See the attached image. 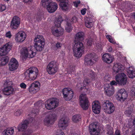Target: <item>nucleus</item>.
<instances>
[{
  "label": "nucleus",
  "instance_id": "42",
  "mask_svg": "<svg viewBox=\"0 0 135 135\" xmlns=\"http://www.w3.org/2000/svg\"><path fill=\"white\" fill-rule=\"evenodd\" d=\"M86 44L88 46H91L92 44L93 39L91 38H88L86 40Z\"/></svg>",
  "mask_w": 135,
  "mask_h": 135
},
{
  "label": "nucleus",
  "instance_id": "60",
  "mask_svg": "<svg viewBox=\"0 0 135 135\" xmlns=\"http://www.w3.org/2000/svg\"><path fill=\"white\" fill-rule=\"evenodd\" d=\"M107 50L108 52H111L112 50V49L110 46H109L107 49Z\"/></svg>",
  "mask_w": 135,
  "mask_h": 135
},
{
  "label": "nucleus",
  "instance_id": "56",
  "mask_svg": "<svg viewBox=\"0 0 135 135\" xmlns=\"http://www.w3.org/2000/svg\"><path fill=\"white\" fill-rule=\"evenodd\" d=\"M20 86L23 89H25L26 87V85L24 83H22L20 84Z\"/></svg>",
  "mask_w": 135,
  "mask_h": 135
},
{
  "label": "nucleus",
  "instance_id": "49",
  "mask_svg": "<svg viewBox=\"0 0 135 135\" xmlns=\"http://www.w3.org/2000/svg\"><path fill=\"white\" fill-rule=\"evenodd\" d=\"M6 9V7L4 5H0V11H3L5 10Z\"/></svg>",
  "mask_w": 135,
  "mask_h": 135
},
{
  "label": "nucleus",
  "instance_id": "20",
  "mask_svg": "<svg viewBox=\"0 0 135 135\" xmlns=\"http://www.w3.org/2000/svg\"><path fill=\"white\" fill-rule=\"evenodd\" d=\"M97 125L94 123H91L89 126V131L91 135H99V131L97 130Z\"/></svg>",
  "mask_w": 135,
  "mask_h": 135
},
{
  "label": "nucleus",
  "instance_id": "37",
  "mask_svg": "<svg viewBox=\"0 0 135 135\" xmlns=\"http://www.w3.org/2000/svg\"><path fill=\"white\" fill-rule=\"evenodd\" d=\"M40 82L37 81H34V88H37V89L34 88V92H37L40 89Z\"/></svg>",
  "mask_w": 135,
  "mask_h": 135
},
{
  "label": "nucleus",
  "instance_id": "38",
  "mask_svg": "<svg viewBox=\"0 0 135 135\" xmlns=\"http://www.w3.org/2000/svg\"><path fill=\"white\" fill-rule=\"evenodd\" d=\"M86 17V18L85 19H86L87 20L89 19L92 20V18L93 17V15L91 12L90 11H88Z\"/></svg>",
  "mask_w": 135,
  "mask_h": 135
},
{
  "label": "nucleus",
  "instance_id": "61",
  "mask_svg": "<svg viewBox=\"0 0 135 135\" xmlns=\"http://www.w3.org/2000/svg\"><path fill=\"white\" fill-rule=\"evenodd\" d=\"M131 133H132L131 135H135V128L131 131Z\"/></svg>",
  "mask_w": 135,
  "mask_h": 135
},
{
  "label": "nucleus",
  "instance_id": "2",
  "mask_svg": "<svg viewBox=\"0 0 135 135\" xmlns=\"http://www.w3.org/2000/svg\"><path fill=\"white\" fill-rule=\"evenodd\" d=\"M115 79L116 81L113 80L109 84L110 88L114 89L112 85H116L117 84L119 85H124L126 84L127 81L126 75L123 73H120L117 75L115 77Z\"/></svg>",
  "mask_w": 135,
  "mask_h": 135
},
{
  "label": "nucleus",
  "instance_id": "48",
  "mask_svg": "<svg viewBox=\"0 0 135 135\" xmlns=\"http://www.w3.org/2000/svg\"><path fill=\"white\" fill-rule=\"evenodd\" d=\"M80 0L76 1L73 2V4L74 6L75 7H78V5L80 4Z\"/></svg>",
  "mask_w": 135,
  "mask_h": 135
},
{
  "label": "nucleus",
  "instance_id": "54",
  "mask_svg": "<svg viewBox=\"0 0 135 135\" xmlns=\"http://www.w3.org/2000/svg\"><path fill=\"white\" fill-rule=\"evenodd\" d=\"M39 110L37 108L36 109H34V115H37L39 114Z\"/></svg>",
  "mask_w": 135,
  "mask_h": 135
},
{
  "label": "nucleus",
  "instance_id": "15",
  "mask_svg": "<svg viewBox=\"0 0 135 135\" xmlns=\"http://www.w3.org/2000/svg\"><path fill=\"white\" fill-rule=\"evenodd\" d=\"M94 54H90L86 55L85 56V62L86 64L92 65L96 62L94 58Z\"/></svg>",
  "mask_w": 135,
  "mask_h": 135
},
{
  "label": "nucleus",
  "instance_id": "19",
  "mask_svg": "<svg viewBox=\"0 0 135 135\" xmlns=\"http://www.w3.org/2000/svg\"><path fill=\"white\" fill-rule=\"evenodd\" d=\"M26 37V34L23 31H20L17 33L15 35V40L17 42H22Z\"/></svg>",
  "mask_w": 135,
  "mask_h": 135
},
{
  "label": "nucleus",
  "instance_id": "1",
  "mask_svg": "<svg viewBox=\"0 0 135 135\" xmlns=\"http://www.w3.org/2000/svg\"><path fill=\"white\" fill-rule=\"evenodd\" d=\"M62 21V17L60 16L56 18L54 21V23L55 26L52 27L51 29V33L54 36L59 37L62 35L63 34L64 29L60 27Z\"/></svg>",
  "mask_w": 135,
  "mask_h": 135
},
{
  "label": "nucleus",
  "instance_id": "46",
  "mask_svg": "<svg viewBox=\"0 0 135 135\" xmlns=\"http://www.w3.org/2000/svg\"><path fill=\"white\" fill-rule=\"evenodd\" d=\"M130 98L132 100L135 98V91H132L130 94Z\"/></svg>",
  "mask_w": 135,
  "mask_h": 135
},
{
  "label": "nucleus",
  "instance_id": "3",
  "mask_svg": "<svg viewBox=\"0 0 135 135\" xmlns=\"http://www.w3.org/2000/svg\"><path fill=\"white\" fill-rule=\"evenodd\" d=\"M45 39L41 35H37L34 38V48L37 51H40L43 49L45 45Z\"/></svg>",
  "mask_w": 135,
  "mask_h": 135
},
{
  "label": "nucleus",
  "instance_id": "13",
  "mask_svg": "<svg viewBox=\"0 0 135 135\" xmlns=\"http://www.w3.org/2000/svg\"><path fill=\"white\" fill-rule=\"evenodd\" d=\"M56 115L50 114L46 116L44 120V124L46 125L53 124L56 120Z\"/></svg>",
  "mask_w": 135,
  "mask_h": 135
},
{
  "label": "nucleus",
  "instance_id": "9",
  "mask_svg": "<svg viewBox=\"0 0 135 135\" xmlns=\"http://www.w3.org/2000/svg\"><path fill=\"white\" fill-rule=\"evenodd\" d=\"M58 67L56 62L52 61L49 63L47 67V70L50 74H54L57 72Z\"/></svg>",
  "mask_w": 135,
  "mask_h": 135
},
{
  "label": "nucleus",
  "instance_id": "52",
  "mask_svg": "<svg viewBox=\"0 0 135 135\" xmlns=\"http://www.w3.org/2000/svg\"><path fill=\"white\" fill-rule=\"evenodd\" d=\"M6 36L7 37L10 38L12 36V35L10 31L7 32L6 33Z\"/></svg>",
  "mask_w": 135,
  "mask_h": 135
},
{
  "label": "nucleus",
  "instance_id": "17",
  "mask_svg": "<svg viewBox=\"0 0 135 135\" xmlns=\"http://www.w3.org/2000/svg\"><path fill=\"white\" fill-rule=\"evenodd\" d=\"M20 23V18L18 16H14L11 21L10 27L12 29H16L19 26Z\"/></svg>",
  "mask_w": 135,
  "mask_h": 135
},
{
  "label": "nucleus",
  "instance_id": "34",
  "mask_svg": "<svg viewBox=\"0 0 135 135\" xmlns=\"http://www.w3.org/2000/svg\"><path fill=\"white\" fill-rule=\"evenodd\" d=\"M92 20L85 19V26L88 28H91L93 25Z\"/></svg>",
  "mask_w": 135,
  "mask_h": 135
},
{
  "label": "nucleus",
  "instance_id": "63",
  "mask_svg": "<svg viewBox=\"0 0 135 135\" xmlns=\"http://www.w3.org/2000/svg\"><path fill=\"white\" fill-rule=\"evenodd\" d=\"M25 2H27L29 1L30 2L32 0H23Z\"/></svg>",
  "mask_w": 135,
  "mask_h": 135
},
{
  "label": "nucleus",
  "instance_id": "58",
  "mask_svg": "<svg viewBox=\"0 0 135 135\" xmlns=\"http://www.w3.org/2000/svg\"><path fill=\"white\" fill-rule=\"evenodd\" d=\"M115 135H120V131L118 129L116 130L115 132Z\"/></svg>",
  "mask_w": 135,
  "mask_h": 135
},
{
  "label": "nucleus",
  "instance_id": "47",
  "mask_svg": "<svg viewBox=\"0 0 135 135\" xmlns=\"http://www.w3.org/2000/svg\"><path fill=\"white\" fill-rule=\"evenodd\" d=\"M34 80L36 78L38 75V70L37 69L36 67H34Z\"/></svg>",
  "mask_w": 135,
  "mask_h": 135
},
{
  "label": "nucleus",
  "instance_id": "4",
  "mask_svg": "<svg viewBox=\"0 0 135 135\" xmlns=\"http://www.w3.org/2000/svg\"><path fill=\"white\" fill-rule=\"evenodd\" d=\"M84 47L83 44L78 41L75 43L73 48V51L74 56L77 57H81L83 53Z\"/></svg>",
  "mask_w": 135,
  "mask_h": 135
},
{
  "label": "nucleus",
  "instance_id": "62",
  "mask_svg": "<svg viewBox=\"0 0 135 135\" xmlns=\"http://www.w3.org/2000/svg\"><path fill=\"white\" fill-rule=\"evenodd\" d=\"M133 125L134 126H135V118L133 119L132 121Z\"/></svg>",
  "mask_w": 135,
  "mask_h": 135
},
{
  "label": "nucleus",
  "instance_id": "51",
  "mask_svg": "<svg viewBox=\"0 0 135 135\" xmlns=\"http://www.w3.org/2000/svg\"><path fill=\"white\" fill-rule=\"evenodd\" d=\"M49 0H42L41 1V2H42V4L43 5H46V6L47 4H48L49 3V2H48Z\"/></svg>",
  "mask_w": 135,
  "mask_h": 135
},
{
  "label": "nucleus",
  "instance_id": "10",
  "mask_svg": "<svg viewBox=\"0 0 135 135\" xmlns=\"http://www.w3.org/2000/svg\"><path fill=\"white\" fill-rule=\"evenodd\" d=\"M80 103L81 107L84 110L87 109L89 107V101L86 94H81L79 97Z\"/></svg>",
  "mask_w": 135,
  "mask_h": 135
},
{
  "label": "nucleus",
  "instance_id": "39",
  "mask_svg": "<svg viewBox=\"0 0 135 135\" xmlns=\"http://www.w3.org/2000/svg\"><path fill=\"white\" fill-rule=\"evenodd\" d=\"M132 110L131 108L127 109L125 112V114L126 115L129 117L131 115L132 112Z\"/></svg>",
  "mask_w": 135,
  "mask_h": 135
},
{
  "label": "nucleus",
  "instance_id": "27",
  "mask_svg": "<svg viewBox=\"0 0 135 135\" xmlns=\"http://www.w3.org/2000/svg\"><path fill=\"white\" fill-rule=\"evenodd\" d=\"M106 87L105 88L106 93L108 96H112L114 93V90L113 88H110L109 84H105Z\"/></svg>",
  "mask_w": 135,
  "mask_h": 135
},
{
  "label": "nucleus",
  "instance_id": "23",
  "mask_svg": "<svg viewBox=\"0 0 135 135\" xmlns=\"http://www.w3.org/2000/svg\"><path fill=\"white\" fill-rule=\"evenodd\" d=\"M124 69V66L120 63H117L114 64L113 68V73L116 74L119 72H121Z\"/></svg>",
  "mask_w": 135,
  "mask_h": 135
},
{
  "label": "nucleus",
  "instance_id": "59",
  "mask_svg": "<svg viewBox=\"0 0 135 135\" xmlns=\"http://www.w3.org/2000/svg\"><path fill=\"white\" fill-rule=\"evenodd\" d=\"M42 17V15H39V16H37V17H36L37 20L39 21H41V19Z\"/></svg>",
  "mask_w": 135,
  "mask_h": 135
},
{
  "label": "nucleus",
  "instance_id": "18",
  "mask_svg": "<svg viewBox=\"0 0 135 135\" xmlns=\"http://www.w3.org/2000/svg\"><path fill=\"white\" fill-rule=\"evenodd\" d=\"M9 69L10 71H13L16 69L18 66V63L14 58H12L9 63Z\"/></svg>",
  "mask_w": 135,
  "mask_h": 135
},
{
  "label": "nucleus",
  "instance_id": "16",
  "mask_svg": "<svg viewBox=\"0 0 135 135\" xmlns=\"http://www.w3.org/2000/svg\"><path fill=\"white\" fill-rule=\"evenodd\" d=\"M11 43L10 42L6 44L0 48V55L2 56L6 55L11 49Z\"/></svg>",
  "mask_w": 135,
  "mask_h": 135
},
{
  "label": "nucleus",
  "instance_id": "44",
  "mask_svg": "<svg viewBox=\"0 0 135 135\" xmlns=\"http://www.w3.org/2000/svg\"><path fill=\"white\" fill-rule=\"evenodd\" d=\"M12 83L11 81H10L9 80H7L4 83V85L7 86H11Z\"/></svg>",
  "mask_w": 135,
  "mask_h": 135
},
{
  "label": "nucleus",
  "instance_id": "24",
  "mask_svg": "<svg viewBox=\"0 0 135 135\" xmlns=\"http://www.w3.org/2000/svg\"><path fill=\"white\" fill-rule=\"evenodd\" d=\"M92 109L93 112L96 114L99 113L100 112L101 106L98 102H94L92 104Z\"/></svg>",
  "mask_w": 135,
  "mask_h": 135
},
{
  "label": "nucleus",
  "instance_id": "53",
  "mask_svg": "<svg viewBox=\"0 0 135 135\" xmlns=\"http://www.w3.org/2000/svg\"><path fill=\"white\" fill-rule=\"evenodd\" d=\"M96 46L98 49L101 50L102 49V45L98 43L96 45Z\"/></svg>",
  "mask_w": 135,
  "mask_h": 135
},
{
  "label": "nucleus",
  "instance_id": "43",
  "mask_svg": "<svg viewBox=\"0 0 135 135\" xmlns=\"http://www.w3.org/2000/svg\"><path fill=\"white\" fill-rule=\"evenodd\" d=\"M22 114V110L21 109H18L16 110L14 113V114L16 116L20 115Z\"/></svg>",
  "mask_w": 135,
  "mask_h": 135
},
{
  "label": "nucleus",
  "instance_id": "40",
  "mask_svg": "<svg viewBox=\"0 0 135 135\" xmlns=\"http://www.w3.org/2000/svg\"><path fill=\"white\" fill-rule=\"evenodd\" d=\"M106 38L110 43L113 44H114L115 43V40L112 38L111 36L110 35H107L106 36Z\"/></svg>",
  "mask_w": 135,
  "mask_h": 135
},
{
  "label": "nucleus",
  "instance_id": "26",
  "mask_svg": "<svg viewBox=\"0 0 135 135\" xmlns=\"http://www.w3.org/2000/svg\"><path fill=\"white\" fill-rule=\"evenodd\" d=\"M67 120L65 118H62L59 121L58 126L60 128H62L63 129H65L68 126Z\"/></svg>",
  "mask_w": 135,
  "mask_h": 135
},
{
  "label": "nucleus",
  "instance_id": "32",
  "mask_svg": "<svg viewBox=\"0 0 135 135\" xmlns=\"http://www.w3.org/2000/svg\"><path fill=\"white\" fill-rule=\"evenodd\" d=\"M9 58L7 56L3 57L0 59V66H3L6 64L8 61Z\"/></svg>",
  "mask_w": 135,
  "mask_h": 135
},
{
  "label": "nucleus",
  "instance_id": "6",
  "mask_svg": "<svg viewBox=\"0 0 135 135\" xmlns=\"http://www.w3.org/2000/svg\"><path fill=\"white\" fill-rule=\"evenodd\" d=\"M33 47L31 46L28 48L24 47L22 48L21 52V57L23 60L27 57L32 58L33 57Z\"/></svg>",
  "mask_w": 135,
  "mask_h": 135
},
{
  "label": "nucleus",
  "instance_id": "64",
  "mask_svg": "<svg viewBox=\"0 0 135 135\" xmlns=\"http://www.w3.org/2000/svg\"><path fill=\"white\" fill-rule=\"evenodd\" d=\"M74 70H75V68H72V70L71 71V73H72V72H73L74 71Z\"/></svg>",
  "mask_w": 135,
  "mask_h": 135
},
{
  "label": "nucleus",
  "instance_id": "33",
  "mask_svg": "<svg viewBox=\"0 0 135 135\" xmlns=\"http://www.w3.org/2000/svg\"><path fill=\"white\" fill-rule=\"evenodd\" d=\"M33 70L32 69L30 68L27 70L25 73V75L26 76H28L29 78H32V75H33Z\"/></svg>",
  "mask_w": 135,
  "mask_h": 135
},
{
  "label": "nucleus",
  "instance_id": "12",
  "mask_svg": "<svg viewBox=\"0 0 135 135\" xmlns=\"http://www.w3.org/2000/svg\"><path fill=\"white\" fill-rule=\"evenodd\" d=\"M64 98L66 100H69L74 96V93L72 89L68 88H64L62 90Z\"/></svg>",
  "mask_w": 135,
  "mask_h": 135
},
{
  "label": "nucleus",
  "instance_id": "21",
  "mask_svg": "<svg viewBox=\"0 0 135 135\" xmlns=\"http://www.w3.org/2000/svg\"><path fill=\"white\" fill-rule=\"evenodd\" d=\"M57 5L55 2H51L47 6V8L49 12L53 13L55 12L57 8Z\"/></svg>",
  "mask_w": 135,
  "mask_h": 135
},
{
  "label": "nucleus",
  "instance_id": "31",
  "mask_svg": "<svg viewBox=\"0 0 135 135\" xmlns=\"http://www.w3.org/2000/svg\"><path fill=\"white\" fill-rule=\"evenodd\" d=\"M14 132L13 128H9L3 131L2 132V135H13Z\"/></svg>",
  "mask_w": 135,
  "mask_h": 135
},
{
  "label": "nucleus",
  "instance_id": "25",
  "mask_svg": "<svg viewBox=\"0 0 135 135\" xmlns=\"http://www.w3.org/2000/svg\"><path fill=\"white\" fill-rule=\"evenodd\" d=\"M60 2V6L61 9L63 10L67 11L68 10L69 4L68 0H57Z\"/></svg>",
  "mask_w": 135,
  "mask_h": 135
},
{
  "label": "nucleus",
  "instance_id": "57",
  "mask_svg": "<svg viewBox=\"0 0 135 135\" xmlns=\"http://www.w3.org/2000/svg\"><path fill=\"white\" fill-rule=\"evenodd\" d=\"M86 9L84 8L81 10V13L82 15H84L86 12Z\"/></svg>",
  "mask_w": 135,
  "mask_h": 135
},
{
  "label": "nucleus",
  "instance_id": "55",
  "mask_svg": "<svg viewBox=\"0 0 135 135\" xmlns=\"http://www.w3.org/2000/svg\"><path fill=\"white\" fill-rule=\"evenodd\" d=\"M62 45V44L59 42H57L56 44V47L57 49L61 47Z\"/></svg>",
  "mask_w": 135,
  "mask_h": 135
},
{
  "label": "nucleus",
  "instance_id": "28",
  "mask_svg": "<svg viewBox=\"0 0 135 135\" xmlns=\"http://www.w3.org/2000/svg\"><path fill=\"white\" fill-rule=\"evenodd\" d=\"M127 75L130 78L135 77V70L132 67H129L127 69Z\"/></svg>",
  "mask_w": 135,
  "mask_h": 135
},
{
  "label": "nucleus",
  "instance_id": "30",
  "mask_svg": "<svg viewBox=\"0 0 135 135\" xmlns=\"http://www.w3.org/2000/svg\"><path fill=\"white\" fill-rule=\"evenodd\" d=\"M84 34L83 32H79L77 33L75 35V40L74 42L75 43H77L76 40L78 41H83L84 39Z\"/></svg>",
  "mask_w": 135,
  "mask_h": 135
},
{
  "label": "nucleus",
  "instance_id": "50",
  "mask_svg": "<svg viewBox=\"0 0 135 135\" xmlns=\"http://www.w3.org/2000/svg\"><path fill=\"white\" fill-rule=\"evenodd\" d=\"M55 135H65L64 133L62 130H57L56 133V134Z\"/></svg>",
  "mask_w": 135,
  "mask_h": 135
},
{
  "label": "nucleus",
  "instance_id": "41",
  "mask_svg": "<svg viewBox=\"0 0 135 135\" xmlns=\"http://www.w3.org/2000/svg\"><path fill=\"white\" fill-rule=\"evenodd\" d=\"M77 18L75 16H74L72 17L71 20L69 19H67V21H70L69 22L70 23H71V24H73L74 23H75L77 21Z\"/></svg>",
  "mask_w": 135,
  "mask_h": 135
},
{
  "label": "nucleus",
  "instance_id": "22",
  "mask_svg": "<svg viewBox=\"0 0 135 135\" xmlns=\"http://www.w3.org/2000/svg\"><path fill=\"white\" fill-rule=\"evenodd\" d=\"M113 59V56L108 53L104 54L102 56V59L103 62L108 64L112 63Z\"/></svg>",
  "mask_w": 135,
  "mask_h": 135
},
{
  "label": "nucleus",
  "instance_id": "5",
  "mask_svg": "<svg viewBox=\"0 0 135 135\" xmlns=\"http://www.w3.org/2000/svg\"><path fill=\"white\" fill-rule=\"evenodd\" d=\"M33 113L32 112L28 115L29 121L25 120L19 124L17 128L18 131H25L27 128L28 125L30 123L32 122L33 124Z\"/></svg>",
  "mask_w": 135,
  "mask_h": 135
},
{
  "label": "nucleus",
  "instance_id": "35",
  "mask_svg": "<svg viewBox=\"0 0 135 135\" xmlns=\"http://www.w3.org/2000/svg\"><path fill=\"white\" fill-rule=\"evenodd\" d=\"M81 120V117L79 114H76L72 117L73 121L75 123H77Z\"/></svg>",
  "mask_w": 135,
  "mask_h": 135
},
{
  "label": "nucleus",
  "instance_id": "45",
  "mask_svg": "<svg viewBox=\"0 0 135 135\" xmlns=\"http://www.w3.org/2000/svg\"><path fill=\"white\" fill-rule=\"evenodd\" d=\"M34 84V83H33L29 86L28 88L29 92L32 94H33L34 93V87L32 86V85Z\"/></svg>",
  "mask_w": 135,
  "mask_h": 135
},
{
  "label": "nucleus",
  "instance_id": "36",
  "mask_svg": "<svg viewBox=\"0 0 135 135\" xmlns=\"http://www.w3.org/2000/svg\"><path fill=\"white\" fill-rule=\"evenodd\" d=\"M70 21H66V25L67 27L65 28V30L67 32H70L72 31L73 29V27L71 26V23H69Z\"/></svg>",
  "mask_w": 135,
  "mask_h": 135
},
{
  "label": "nucleus",
  "instance_id": "8",
  "mask_svg": "<svg viewBox=\"0 0 135 135\" xmlns=\"http://www.w3.org/2000/svg\"><path fill=\"white\" fill-rule=\"evenodd\" d=\"M59 100L56 98L49 100L46 102L45 105L46 108L49 110H52L56 108L58 105Z\"/></svg>",
  "mask_w": 135,
  "mask_h": 135
},
{
  "label": "nucleus",
  "instance_id": "14",
  "mask_svg": "<svg viewBox=\"0 0 135 135\" xmlns=\"http://www.w3.org/2000/svg\"><path fill=\"white\" fill-rule=\"evenodd\" d=\"M127 97V92L124 89L119 90L117 94L116 95L117 99L120 101H124Z\"/></svg>",
  "mask_w": 135,
  "mask_h": 135
},
{
  "label": "nucleus",
  "instance_id": "29",
  "mask_svg": "<svg viewBox=\"0 0 135 135\" xmlns=\"http://www.w3.org/2000/svg\"><path fill=\"white\" fill-rule=\"evenodd\" d=\"M14 92L13 88L12 86H7L3 90V94L7 95L12 94Z\"/></svg>",
  "mask_w": 135,
  "mask_h": 135
},
{
  "label": "nucleus",
  "instance_id": "7",
  "mask_svg": "<svg viewBox=\"0 0 135 135\" xmlns=\"http://www.w3.org/2000/svg\"><path fill=\"white\" fill-rule=\"evenodd\" d=\"M103 108L104 112L108 114H111L115 110L113 104L109 100L105 101L103 104Z\"/></svg>",
  "mask_w": 135,
  "mask_h": 135
},
{
  "label": "nucleus",
  "instance_id": "11",
  "mask_svg": "<svg viewBox=\"0 0 135 135\" xmlns=\"http://www.w3.org/2000/svg\"><path fill=\"white\" fill-rule=\"evenodd\" d=\"M95 78V73L93 71H91L89 73V75L83 81V84L84 87H81L80 89L82 90L83 89H86L85 86L88 85L90 82L93 80H94Z\"/></svg>",
  "mask_w": 135,
  "mask_h": 135
}]
</instances>
